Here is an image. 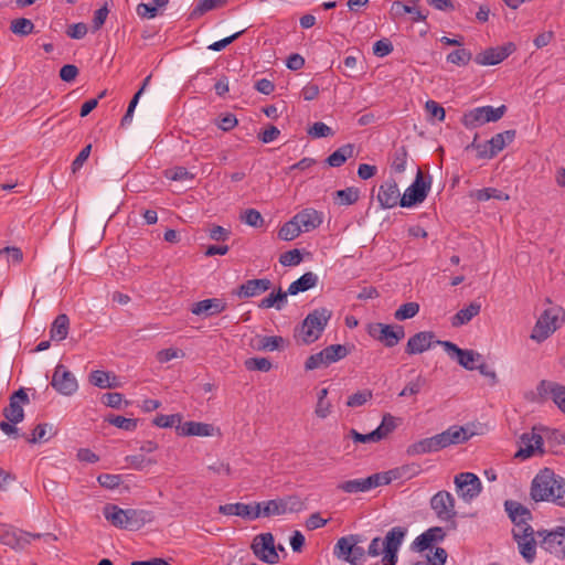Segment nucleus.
Returning <instances> with one entry per match:
<instances>
[{"instance_id": "1", "label": "nucleus", "mask_w": 565, "mask_h": 565, "mask_svg": "<svg viewBox=\"0 0 565 565\" xmlns=\"http://www.w3.org/2000/svg\"><path fill=\"white\" fill-rule=\"evenodd\" d=\"M530 494L535 502L548 501L565 507V479L544 468L532 480Z\"/></svg>"}, {"instance_id": "2", "label": "nucleus", "mask_w": 565, "mask_h": 565, "mask_svg": "<svg viewBox=\"0 0 565 565\" xmlns=\"http://www.w3.org/2000/svg\"><path fill=\"white\" fill-rule=\"evenodd\" d=\"M105 519L115 527L128 531H138L145 524L154 520L151 511L142 509H121L116 504L107 503L103 508Z\"/></svg>"}, {"instance_id": "3", "label": "nucleus", "mask_w": 565, "mask_h": 565, "mask_svg": "<svg viewBox=\"0 0 565 565\" xmlns=\"http://www.w3.org/2000/svg\"><path fill=\"white\" fill-rule=\"evenodd\" d=\"M332 311L327 308H318L312 310L303 319L300 327L295 330V339L302 344H311L316 342L324 331Z\"/></svg>"}, {"instance_id": "4", "label": "nucleus", "mask_w": 565, "mask_h": 565, "mask_svg": "<svg viewBox=\"0 0 565 565\" xmlns=\"http://www.w3.org/2000/svg\"><path fill=\"white\" fill-rule=\"evenodd\" d=\"M507 111L505 105L497 108L492 106H481L463 113L461 124L467 129H475L481 127L487 122H495L500 120Z\"/></svg>"}, {"instance_id": "5", "label": "nucleus", "mask_w": 565, "mask_h": 565, "mask_svg": "<svg viewBox=\"0 0 565 565\" xmlns=\"http://www.w3.org/2000/svg\"><path fill=\"white\" fill-rule=\"evenodd\" d=\"M367 333L371 338L383 343L386 348L395 347L405 337L403 326H392L381 322L371 323L367 328Z\"/></svg>"}, {"instance_id": "6", "label": "nucleus", "mask_w": 565, "mask_h": 565, "mask_svg": "<svg viewBox=\"0 0 565 565\" xmlns=\"http://www.w3.org/2000/svg\"><path fill=\"white\" fill-rule=\"evenodd\" d=\"M431 177L425 178L420 170L417 171L414 182L405 190L401 198L399 204L403 207H411L415 204L422 203L430 189Z\"/></svg>"}, {"instance_id": "7", "label": "nucleus", "mask_w": 565, "mask_h": 565, "mask_svg": "<svg viewBox=\"0 0 565 565\" xmlns=\"http://www.w3.org/2000/svg\"><path fill=\"white\" fill-rule=\"evenodd\" d=\"M562 324L558 318V309L550 308L544 310L541 317L537 319L532 333L531 339L536 342H543L554 331H556Z\"/></svg>"}, {"instance_id": "8", "label": "nucleus", "mask_w": 565, "mask_h": 565, "mask_svg": "<svg viewBox=\"0 0 565 565\" xmlns=\"http://www.w3.org/2000/svg\"><path fill=\"white\" fill-rule=\"evenodd\" d=\"M541 539L540 546L557 558H565V526H558L554 531H537Z\"/></svg>"}, {"instance_id": "9", "label": "nucleus", "mask_w": 565, "mask_h": 565, "mask_svg": "<svg viewBox=\"0 0 565 565\" xmlns=\"http://www.w3.org/2000/svg\"><path fill=\"white\" fill-rule=\"evenodd\" d=\"M385 477L380 472L366 478L345 480L337 484V490L348 494L364 493L381 486H385Z\"/></svg>"}, {"instance_id": "10", "label": "nucleus", "mask_w": 565, "mask_h": 565, "mask_svg": "<svg viewBox=\"0 0 565 565\" xmlns=\"http://www.w3.org/2000/svg\"><path fill=\"white\" fill-rule=\"evenodd\" d=\"M252 550L255 556L264 563L273 565L279 562L275 539L271 533L256 535L252 543Z\"/></svg>"}, {"instance_id": "11", "label": "nucleus", "mask_w": 565, "mask_h": 565, "mask_svg": "<svg viewBox=\"0 0 565 565\" xmlns=\"http://www.w3.org/2000/svg\"><path fill=\"white\" fill-rule=\"evenodd\" d=\"M430 508L436 516L444 522H454L457 515L455 498L446 490L438 491L430 499Z\"/></svg>"}, {"instance_id": "12", "label": "nucleus", "mask_w": 565, "mask_h": 565, "mask_svg": "<svg viewBox=\"0 0 565 565\" xmlns=\"http://www.w3.org/2000/svg\"><path fill=\"white\" fill-rule=\"evenodd\" d=\"M521 556L527 564H532L536 557V532L533 527H524L512 531Z\"/></svg>"}, {"instance_id": "13", "label": "nucleus", "mask_w": 565, "mask_h": 565, "mask_svg": "<svg viewBox=\"0 0 565 565\" xmlns=\"http://www.w3.org/2000/svg\"><path fill=\"white\" fill-rule=\"evenodd\" d=\"M40 537L41 534H31L9 524L0 523V542L13 550H23L31 543V540Z\"/></svg>"}, {"instance_id": "14", "label": "nucleus", "mask_w": 565, "mask_h": 565, "mask_svg": "<svg viewBox=\"0 0 565 565\" xmlns=\"http://www.w3.org/2000/svg\"><path fill=\"white\" fill-rule=\"evenodd\" d=\"M437 344L441 345L447 354L455 359L459 365L466 370H476V362L481 361L482 355L473 350L460 349L457 344L450 341H437Z\"/></svg>"}, {"instance_id": "15", "label": "nucleus", "mask_w": 565, "mask_h": 565, "mask_svg": "<svg viewBox=\"0 0 565 565\" xmlns=\"http://www.w3.org/2000/svg\"><path fill=\"white\" fill-rule=\"evenodd\" d=\"M515 134L514 129H510L494 135L490 140L478 147V158L492 159L514 140Z\"/></svg>"}, {"instance_id": "16", "label": "nucleus", "mask_w": 565, "mask_h": 565, "mask_svg": "<svg viewBox=\"0 0 565 565\" xmlns=\"http://www.w3.org/2000/svg\"><path fill=\"white\" fill-rule=\"evenodd\" d=\"M457 493L465 501L469 502L477 498L481 490L480 479L472 472H460L455 477Z\"/></svg>"}, {"instance_id": "17", "label": "nucleus", "mask_w": 565, "mask_h": 565, "mask_svg": "<svg viewBox=\"0 0 565 565\" xmlns=\"http://www.w3.org/2000/svg\"><path fill=\"white\" fill-rule=\"evenodd\" d=\"M51 385L60 394L65 396L73 395L78 388V383L74 374L70 372L63 364L56 365L52 376Z\"/></svg>"}, {"instance_id": "18", "label": "nucleus", "mask_w": 565, "mask_h": 565, "mask_svg": "<svg viewBox=\"0 0 565 565\" xmlns=\"http://www.w3.org/2000/svg\"><path fill=\"white\" fill-rule=\"evenodd\" d=\"M515 51V45L513 43H507L502 46L489 47L486 51L477 54L473 57V61L478 65L487 66V65H497L504 61L510 54Z\"/></svg>"}, {"instance_id": "19", "label": "nucleus", "mask_w": 565, "mask_h": 565, "mask_svg": "<svg viewBox=\"0 0 565 565\" xmlns=\"http://www.w3.org/2000/svg\"><path fill=\"white\" fill-rule=\"evenodd\" d=\"M270 288L271 281L268 278L249 279L246 280L244 284L239 285L233 291V295L237 296L239 299H247L259 296L260 294L269 290Z\"/></svg>"}, {"instance_id": "20", "label": "nucleus", "mask_w": 565, "mask_h": 565, "mask_svg": "<svg viewBox=\"0 0 565 565\" xmlns=\"http://www.w3.org/2000/svg\"><path fill=\"white\" fill-rule=\"evenodd\" d=\"M435 333L433 331H420L412 335L406 344L405 352L409 355L420 354L437 344Z\"/></svg>"}, {"instance_id": "21", "label": "nucleus", "mask_w": 565, "mask_h": 565, "mask_svg": "<svg viewBox=\"0 0 565 565\" xmlns=\"http://www.w3.org/2000/svg\"><path fill=\"white\" fill-rule=\"evenodd\" d=\"M505 511L509 514V518L514 523L513 530H520L524 527H532L527 521L531 520L532 514L527 508L522 505L521 503L512 500H508L504 502Z\"/></svg>"}, {"instance_id": "22", "label": "nucleus", "mask_w": 565, "mask_h": 565, "mask_svg": "<svg viewBox=\"0 0 565 565\" xmlns=\"http://www.w3.org/2000/svg\"><path fill=\"white\" fill-rule=\"evenodd\" d=\"M522 446L515 454V458L527 459L532 457L536 451L541 455L544 452L542 449L543 437L540 434L532 431L531 434H523L521 436Z\"/></svg>"}, {"instance_id": "23", "label": "nucleus", "mask_w": 565, "mask_h": 565, "mask_svg": "<svg viewBox=\"0 0 565 565\" xmlns=\"http://www.w3.org/2000/svg\"><path fill=\"white\" fill-rule=\"evenodd\" d=\"M401 194L397 183L394 180H387L379 188L377 201L382 209H392L401 201Z\"/></svg>"}, {"instance_id": "24", "label": "nucleus", "mask_w": 565, "mask_h": 565, "mask_svg": "<svg viewBox=\"0 0 565 565\" xmlns=\"http://www.w3.org/2000/svg\"><path fill=\"white\" fill-rule=\"evenodd\" d=\"M227 309V302L221 298H209L192 305L191 312L195 316H214Z\"/></svg>"}, {"instance_id": "25", "label": "nucleus", "mask_w": 565, "mask_h": 565, "mask_svg": "<svg viewBox=\"0 0 565 565\" xmlns=\"http://www.w3.org/2000/svg\"><path fill=\"white\" fill-rule=\"evenodd\" d=\"M445 536L446 533L443 527H430L415 539L412 544V550L424 552L429 548L433 543L443 541Z\"/></svg>"}, {"instance_id": "26", "label": "nucleus", "mask_w": 565, "mask_h": 565, "mask_svg": "<svg viewBox=\"0 0 565 565\" xmlns=\"http://www.w3.org/2000/svg\"><path fill=\"white\" fill-rule=\"evenodd\" d=\"M444 449L441 444L440 435L437 434L433 437L420 439L407 447L408 456H418L429 452H436Z\"/></svg>"}, {"instance_id": "27", "label": "nucleus", "mask_w": 565, "mask_h": 565, "mask_svg": "<svg viewBox=\"0 0 565 565\" xmlns=\"http://www.w3.org/2000/svg\"><path fill=\"white\" fill-rule=\"evenodd\" d=\"M178 435L180 436H213L215 427L212 424L200 423V422H184L175 427Z\"/></svg>"}, {"instance_id": "28", "label": "nucleus", "mask_w": 565, "mask_h": 565, "mask_svg": "<svg viewBox=\"0 0 565 565\" xmlns=\"http://www.w3.org/2000/svg\"><path fill=\"white\" fill-rule=\"evenodd\" d=\"M537 393L541 396L551 394L554 403L565 413V386L543 380L537 385Z\"/></svg>"}, {"instance_id": "29", "label": "nucleus", "mask_w": 565, "mask_h": 565, "mask_svg": "<svg viewBox=\"0 0 565 565\" xmlns=\"http://www.w3.org/2000/svg\"><path fill=\"white\" fill-rule=\"evenodd\" d=\"M302 232H310L319 227L323 221L322 213L312 207L303 209L294 216Z\"/></svg>"}, {"instance_id": "30", "label": "nucleus", "mask_w": 565, "mask_h": 565, "mask_svg": "<svg viewBox=\"0 0 565 565\" xmlns=\"http://www.w3.org/2000/svg\"><path fill=\"white\" fill-rule=\"evenodd\" d=\"M218 512L224 515H237L248 520H255L259 518V511L254 510V505L239 502L220 505Z\"/></svg>"}, {"instance_id": "31", "label": "nucleus", "mask_w": 565, "mask_h": 565, "mask_svg": "<svg viewBox=\"0 0 565 565\" xmlns=\"http://www.w3.org/2000/svg\"><path fill=\"white\" fill-rule=\"evenodd\" d=\"M356 543L358 540L355 539L354 535L339 539L334 546V555L338 558L344 559L345 562L352 565H358L356 555L351 556L352 552L354 551V545H356Z\"/></svg>"}, {"instance_id": "32", "label": "nucleus", "mask_w": 565, "mask_h": 565, "mask_svg": "<svg viewBox=\"0 0 565 565\" xmlns=\"http://www.w3.org/2000/svg\"><path fill=\"white\" fill-rule=\"evenodd\" d=\"M440 439L444 448L450 445H457L466 443L473 435L472 433L468 434L467 429L462 426H450L445 431L440 433Z\"/></svg>"}, {"instance_id": "33", "label": "nucleus", "mask_w": 565, "mask_h": 565, "mask_svg": "<svg viewBox=\"0 0 565 565\" xmlns=\"http://www.w3.org/2000/svg\"><path fill=\"white\" fill-rule=\"evenodd\" d=\"M420 472V467L418 465L412 463V465H404L401 467H397L395 469L380 472L381 476H384L386 481L385 486L390 484L393 480L396 479H411L415 476H417Z\"/></svg>"}, {"instance_id": "34", "label": "nucleus", "mask_w": 565, "mask_h": 565, "mask_svg": "<svg viewBox=\"0 0 565 565\" xmlns=\"http://www.w3.org/2000/svg\"><path fill=\"white\" fill-rule=\"evenodd\" d=\"M407 534V529L404 526H394L392 527L385 535L382 545L383 550H396L398 551L405 536Z\"/></svg>"}, {"instance_id": "35", "label": "nucleus", "mask_w": 565, "mask_h": 565, "mask_svg": "<svg viewBox=\"0 0 565 565\" xmlns=\"http://www.w3.org/2000/svg\"><path fill=\"white\" fill-rule=\"evenodd\" d=\"M318 282V276L308 271L305 273L301 277H299L297 280L292 281L288 287V292L294 296L299 292L307 291L313 287H316Z\"/></svg>"}, {"instance_id": "36", "label": "nucleus", "mask_w": 565, "mask_h": 565, "mask_svg": "<svg viewBox=\"0 0 565 565\" xmlns=\"http://www.w3.org/2000/svg\"><path fill=\"white\" fill-rule=\"evenodd\" d=\"M254 510L259 511V518H269L274 515H281L286 513L285 505L281 499L268 500L265 502H258L254 505Z\"/></svg>"}, {"instance_id": "37", "label": "nucleus", "mask_w": 565, "mask_h": 565, "mask_svg": "<svg viewBox=\"0 0 565 565\" xmlns=\"http://www.w3.org/2000/svg\"><path fill=\"white\" fill-rule=\"evenodd\" d=\"M481 305L477 301L471 302L466 308L460 309L451 320L452 327H460L467 324L472 320L476 316L480 313Z\"/></svg>"}, {"instance_id": "38", "label": "nucleus", "mask_w": 565, "mask_h": 565, "mask_svg": "<svg viewBox=\"0 0 565 565\" xmlns=\"http://www.w3.org/2000/svg\"><path fill=\"white\" fill-rule=\"evenodd\" d=\"M70 329V318L65 313L58 315L50 329V337L53 341H62L66 339Z\"/></svg>"}, {"instance_id": "39", "label": "nucleus", "mask_w": 565, "mask_h": 565, "mask_svg": "<svg viewBox=\"0 0 565 565\" xmlns=\"http://www.w3.org/2000/svg\"><path fill=\"white\" fill-rule=\"evenodd\" d=\"M353 154L354 146L352 143H347L332 152L326 161L330 167L338 168L341 167L348 159L352 158Z\"/></svg>"}, {"instance_id": "40", "label": "nucleus", "mask_w": 565, "mask_h": 565, "mask_svg": "<svg viewBox=\"0 0 565 565\" xmlns=\"http://www.w3.org/2000/svg\"><path fill=\"white\" fill-rule=\"evenodd\" d=\"M359 198L360 190L355 186H349L333 193L334 202L339 205H352L358 202Z\"/></svg>"}, {"instance_id": "41", "label": "nucleus", "mask_w": 565, "mask_h": 565, "mask_svg": "<svg viewBox=\"0 0 565 565\" xmlns=\"http://www.w3.org/2000/svg\"><path fill=\"white\" fill-rule=\"evenodd\" d=\"M115 381L116 377L114 376L113 382H110L109 373L105 371L96 370L89 374L90 384L99 388H114L117 386Z\"/></svg>"}, {"instance_id": "42", "label": "nucleus", "mask_w": 565, "mask_h": 565, "mask_svg": "<svg viewBox=\"0 0 565 565\" xmlns=\"http://www.w3.org/2000/svg\"><path fill=\"white\" fill-rule=\"evenodd\" d=\"M105 422L126 431H134L138 426V419L113 414L105 417Z\"/></svg>"}, {"instance_id": "43", "label": "nucleus", "mask_w": 565, "mask_h": 565, "mask_svg": "<svg viewBox=\"0 0 565 565\" xmlns=\"http://www.w3.org/2000/svg\"><path fill=\"white\" fill-rule=\"evenodd\" d=\"M54 435L53 426L50 424H39L32 431L31 438L28 439L31 444L49 441Z\"/></svg>"}, {"instance_id": "44", "label": "nucleus", "mask_w": 565, "mask_h": 565, "mask_svg": "<svg viewBox=\"0 0 565 565\" xmlns=\"http://www.w3.org/2000/svg\"><path fill=\"white\" fill-rule=\"evenodd\" d=\"M3 416L12 424H19L24 419V411L19 401L10 398L9 406L3 409Z\"/></svg>"}, {"instance_id": "45", "label": "nucleus", "mask_w": 565, "mask_h": 565, "mask_svg": "<svg viewBox=\"0 0 565 565\" xmlns=\"http://www.w3.org/2000/svg\"><path fill=\"white\" fill-rule=\"evenodd\" d=\"M227 0H199L196 6L190 13L191 19H198L205 12L211 11L220 6H223Z\"/></svg>"}, {"instance_id": "46", "label": "nucleus", "mask_w": 565, "mask_h": 565, "mask_svg": "<svg viewBox=\"0 0 565 565\" xmlns=\"http://www.w3.org/2000/svg\"><path fill=\"white\" fill-rule=\"evenodd\" d=\"M302 232L301 227L297 223L296 218L292 217L286 222L278 232V237L282 241H292L300 235Z\"/></svg>"}, {"instance_id": "47", "label": "nucleus", "mask_w": 565, "mask_h": 565, "mask_svg": "<svg viewBox=\"0 0 565 565\" xmlns=\"http://www.w3.org/2000/svg\"><path fill=\"white\" fill-rule=\"evenodd\" d=\"M448 63L457 66H466L472 60V53L467 49H457L450 52L446 57Z\"/></svg>"}, {"instance_id": "48", "label": "nucleus", "mask_w": 565, "mask_h": 565, "mask_svg": "<svg viewBox=\"0 0 565 565\" xmlns=\"http://www.w3.org/2000/svg\"><path fill=\"white\" fill-rule=\"evenodd\" d=\"M324 358L328 362L334 363L341 359H344L349 354V349L342 344H331L323 349Z\"/></svg>"}, {"instance_id": "49", "label": "nucleus", "mask_w": 565, "mask_h": 565, "mask_svg": "<svg viewBox=\"0 0 565 565\" xmlns=\"http://www.w3.org/2000/svg\"><path fill=\"white\" fill-rule=\"evenodd\" d=\"M396 428L395 417L391 414H385L383 416L381 425L373 430V433H377V437H375L376 441H380L386 438L394 429Z\"/></svg>"}, {"instance_id": "50", "label": "nucleus", "mask_w": 565, "mask_h": 565, "mask_svg": "<svg viewBox=\"0 0 565 565\" xmlns=\"http://www.w3.org/2000/svg\"><path fill=\"white\" fill-rule=\"evenodd\" d=\"M10 30H11L12 33H14L17 35L25 36V35H29V34H31L33 32L34 24L29 19L19 18V19H14L11 22Z\"/></svg>"}, {"instance_id": "51", "label": "nucleus", "mask_w": 565, "mask_h": 565, "mask_svg": "<svg viewBox=\"0 0 565 565\" xmlns=\"http://www.w3.org/2000/svg\"><path fill=\"white\" fill-rule=\"evenodd\" d=\"M419 311V305L417 302L403 303L394 313V318L398 321L411 319L415 317Z\"/></svg>"}, {"instance_id": "52", "label": "nucleus", "mask_w": 565, "mask_h": 565, "mask_svg": "<svg viewBox=\"0 0 565 565\" xmlns=\"http://www.w3.org/2000/svg\"><path fill=\"white\" fill-rule=\"evenodd\" d=\"M476 198L479 201H488L490 199L508 201L510 199L509 194L498 190L495 188H484L476 193Z\"/></svg>"}, {"instance_id": "53", "label": "nucleus", "mask_w": 565, "mask_h": 565, "mask_svg": "<svg viewBox=\"0 0 565 565\" xmlns=\"http://www.w3.org/2000/svg\"><path fill=\"white\" fill-rule=\"evenodd\" d=\"M164 177L172 181H186L193 180L194 174L188 171L184 167H173L164 170Z\"/></svg>"}, {"instance_id": "54", "label": "nucleus", "mask_w": 565, "mask_h": 565, "mask_svg": "<svg viewBox=\"0 0 565 565\" xmlns=\"http://www.w3.org/2000/svg\"><path fill=\"white\" fill-rule=\"evenodd\" d=\"M284 343H285V340L282 337L266 335V337H262L259 339L258 349L266 350V351H275V350H279Z\"/></svg>"}, {"instance_id": "55", "label": "nucleus", "mask_w": 565, "mask_h": 565, "mask_svg": "<svg viewBox=\"0 0 565 565\" xmlns=\"http://www.w3.org/2000/svg\"><path fill=\"white\" fill-rule=\"evenodd\" d=\"M241 221L256 228L262 227L265 223L262 214L255 209H247L244 211V213L241 215Z\"/></svg>"}, {"instance_id": "56", "label": "nucleus", "mask_w": 565, "mask_h": 565, "mask_svg": "<svg viewBox=\"0 0 565 565\" xmlns=\"http://www.w3.org/2000/svg\"><path fill=\"white\" fill-rule=\"evenodd\" d=\"M407 149L406 147L402 146L397 148L393 156L392 161V168L395 172L402 173L406 169V162H407Z\"/></svg>"}, {"instance_id": "57", "label": "nucleus", "mask_w": 565, "mask_h": 565, "mask_svg": "<svg viewBox=\"0 0 565 565\" xmlns=\"http://www.w3.org/2000/svg\"><path fill=\"white\" fill-rule=\"evenodd\" d=\"M182 416L180 414L172 415H158L153 419V424L161 428H170L177 425H181Z\"/></svg>"}, {"instance_id": "58", "label": "nucleus", "mask_w": 565, "mask_h": 565, "mask_svg": "<svg viewBox=\"0 0 565 565\" xmlns=\"http://www.w3.org/2000/svg\"><path fill=\"white\" fill-rule=\"evenodd\" d=\"M245 366L249 371L268 372L271 369V362L266 358H249L245 361Z\"/></svg>"}, {"instance_id": "59", "label": "nucleus", "mask_w": 565, "mask_h": 565, "mask_svg": "<svg viewBox=\"0 0 565 565\" xmlns=\"http://www.w3.org/2000/svg\"><path fill=\"white\" fill-rule=\"evenodd\" d=\"M328 365H330V363H329V362H328V360L324 358V352H323V350H321V351H320V352H318V353L311 354V355L306 360L305 369H306L307 371H311V370L320 369V367L328 366Z\"/></svg>"}, {"instance_id": "60", "label": "nucleus", "mask_w": 565, "mask_h": 565, "mask_svg": "<svg viewBox=\"0 0 565 565\" xmlns=\"http://www.w3.org/2000/svg\"><path fill=\"white\" fill-rule=\"evenodd\" d=\"M308 135L312 138H327L332 137L334 132L324 122L317 121L308 129Z\"/></svg>"}, {"instance_id": "61", "label": "nucleus", "mask_w": 565, "mask_h": 565, "mask_svg": "<svg viewBox=\"0 0 565 565\" xmlns=\"http://www.w3.org/2000/svg\"><path fill=\"white\" fill-rule=\"evenodd\" d=\"M302 260V255L299 249L295 248L285 252L279 257V263L282 266H296Z\"/></svg>"}, {"instance_id": "62", "label": "nucleus", "mask_w": 565, "mask_h": 565, "mask_svg": "<svg viewBox=\"0 0 565 565\" xmlns=\"http://www.w3.org/2000/svg\"><path fill=\"white\" fill-rule=\"evenodd\" d=\"M426 384V380L418 375L415 381L406 384V386L399 392V396L416 395L420 392L422 387Z\"/></svg>"}, {"instance_id": "63", "label": "nucleus", "mask_w": 565, "mask_h": 565, "mask_svg": "<svg viewBox=\"0 0 565 565\" xmlns=\"http://www.w3.org/2000/svg\"><path fill=\"white\" fill-rule=\"evenodd\" d=\"M372 398V392L369 390H364L349 396L347 401V405L349 407H358L364 405L367 401Z\"/></svg>"}, {"instance_id": "64", "label": "nucleus", "mask_w": 565, "mask_h": 565, "mask_svg": "<svg viewBox=\"0 0 565 565\" xmlns=\"http://www.w3.org/2000/svg\"><path fill=\"white\" fill-rule=\"evenodd\" d=\"M98 483L106 489H115L120 482L121 478L118 475L103 473L97 478Z\"/></svg>"}]
</instances>
